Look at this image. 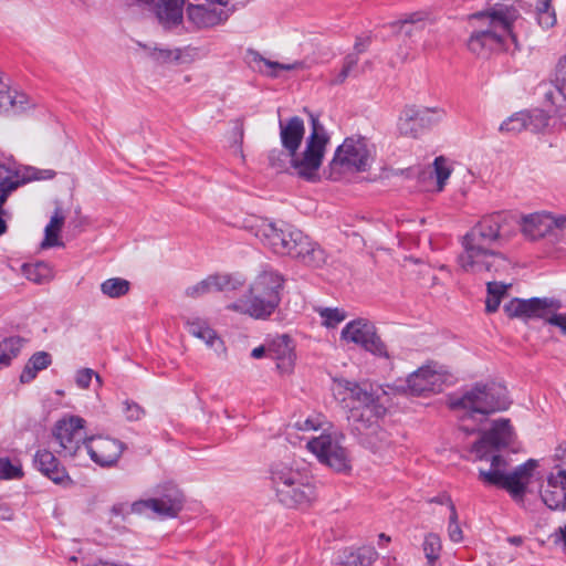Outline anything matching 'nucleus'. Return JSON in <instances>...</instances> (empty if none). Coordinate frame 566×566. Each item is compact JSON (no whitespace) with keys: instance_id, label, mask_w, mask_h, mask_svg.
I'll list each match as a JSON object with an SVG mask.
<instances>
[{"instance_id":"obj_7","label":"nucleus","mask_w":566,"mask_h":566,"mask_svg":"<svg viewBox=\"0 0 566 566\" xmlns=\"http://www.w3.org/2000/svg\"><path fill=\"white\" fill-rule=\"evenodd\" d=\"M374 156L375 147L366 137H347L336 148L329 163V178L337 180L343 174L366 171Z\"/></svg>"},{"instance_id":"obj_58","label":"nucleus","mask_w":566,"mask_h":566,"mask_svg":"<svg viewBox=\"0 0 566 566\" xmlns=\"http://www.w3.org/2000/svg\"><path fill=\"white\" fill-rule=\"evenodd\" d=\"M295 427H296L298 430H303V431H307V430H315V429H316L315 423H314V422H313V420H311V419H306V420H304L303 422L297 421V422L295 423Z\"/></svg>"},{"instance_id":"obj_9","label":"nucleus","mask_w":566,"mask_h":566,"mask_svg":"<svg viewBox=\"0 0 566 566\" xmlns=\"http://www.w3.org/2000/svg\"><path fill=\"white\" fill-rule=\"evenodd\" d=\"M503 308L509 317L543 319L557 327L562 302L555 297L513 298Z\"/></svg>"},{"instance_id":"obj_20","label":"nucleus","mask_w":566,"mask_h":566,"mask_svg":"<svg viewBox=\"0 0 566 566\" xmlns=\"http://www.w3.org/2000/svg\"><path fill=\"white\" fill-rule=\"evenodd\" d=\"M565 219L566 216L556 218L551 213L536 212L523 217L521 229L526 238L537 240L545 237L554 228L566 229Z\"/></svg>"},{"instance_id":"obj_55","label":"nucleus","mask_w":566,"mask_h":566,"mask_svg":"<svg viewBox=\"0 0 566 566\" xmlns=\"http://www.w3.org/2000/svg\"><path fill=\"white\" fill-rule=\"evenodd\" d=\"M7 197L3 195H0V235H2L7 231V223L4 220L6 211L3 209V205L7 201Z\"/></svg>"},{"instance_id":"obj_23","label":"nucleus","mask_w":566,"mask_h":566,"mask_svg":"<svg viewBox=\"0 0 566 566\" xmlns=\"http://www.w3.org/2000/svg\"><path fill=\"white\" fill-rule=\"evenodd\" d=\"M411 395L426 396L442 390V376L429 367H420L407 378Z\"/></svg>"},{"instance_id":"obj_25","label":"nucleus","mask_w":566,"mask_h":566,"mask_svg":"<svg viewBox=\"0 0 566 566\" xmlns=\"http://www.w3.org/2000/svg\"><path fill=\"white\" fill-rule=\"evenodd\" d=\"M547 124L548 118L541 111H534L533 113L520 112L504 120L500 125V132L513 134L520 133L523 129L535 132L547 126Z\"/></svg>"},{"instance_id":"obj_54","label":"nucleus","mask_w":566,"mask_h":566,"mask_svg":"<svg viewBox=\"0 0 566 566\" xmlns=\"http://www.w3.org/2000/svg\"><path fill=\"white\" fill-rule=\"evenodd\" d=\"M358 64V55L357 54H348L344 59L343 67H345L349 73H352Z\"/></svg>"},{"instance_id":"obj_26","label":"nucleus","mask_w":566,"mask_h":566,"mask_svg":"<svg viewBox=\"0 0 566 566\" xmlns=\"http://www.w3.org/2000/svg\"><path fill=\"white\" fill-rule=\"evenodd\" d=\"M316 497L315 485L313 480L303 481L302 485H291L282 492L276 499L277 501L290 509L306 507Z\"/></svg>"},{"instance_id":"obj_28","label":"nucleus","mask_w":566,"mask_h":566,"mask_svg":"<svg viewBox=\"0 0 566 566\" xmlns=\"http://www.w3.org/2000/svg\"><path fill=\"white\" fill-rule=\"evenodd\" d=\"M184 0H155L151 9L159 22L165 25H176L182 20Z\"/></svg>"},{"instance_id":"obj_53","label":"nucleus","mask_w":566,"mask_h":566,"mask_svg":"<svg viewBox=\"0 0 566 566\" xmlns=\"http://www.w3.org/2000/svg\"><path fill=\"white\" fill-rule=\"evenodd\" d=\"M553 536L555 537L554 542L556 544L560 543L562 546H563L564 552L566 553V525L559 526L555 531Z\"/></svg>"},{"instance_id":"obj_31","label":"nucleus","mask_w":566,"mask_h":566,"mask_svg":"<svg viewBox=\"0 0 566 566\" xmlns=\"http://www.w3.org/2000/svg\"><path fill=\"white\" fill-rule=\"evenodd\" d=\"M31 106L30 98L27 94L20 92H11L6 83L0 87V113H21Z\"/></svg>"},{"instance_id":"obj_8","label":"nucleus","mask_w":566,"mask_h":566,"mask_svg":"<svg viewBox=\"0 0 566 566\" xmlns=\"http://www.w3.org/2000/svg\"><path fill=\"white\" fill-rule=\"evenodd\" d=\"M345 436L340 431L323 432L306 441V448L317 460L337 473L352 471V457L344 447Z\"/></svg>"},{"instance_id":"obj_49","label":"nucleus","mask_w":566,"mask_h":566,"mask_svg":"<svg viewBox=\"0 0 566 566\" xmlns=\"http://www.w3.org/2000/svg\"><path fill=\"white\" fill-rule=\"evenodd\" d=\"M555 83L559 90L566 91V54L559 60L556 66Z\"/></svg>"},{"instance_id":"obj_15","label":"nucleus","mask_w":566,"mask_h":566,"mask_svg":"<svg viewBox=\"0 0 566 566\" xmlns=\"http://www.w3.org/2000/svg\"><path fill=\"white\" fill-rule=\"evenodd\" d=\"M298 244V239L294 241V237L289 235L283 238L284 252H277V255H286L297 259L300 262L307 266L321 268L326 263L327 254L324 249L316 242L312 241L306 234L303 233V240Z\"/></svg>"},{"instance_id":"obj_45","label":"nucleus","mask_w":566,"mask_h":566,"mask_svg":"<svg viewBox=\"0 0 566 566\" xmlns=\"http://www.w3.org/2000/svg\"><path fill=\"white\" fill-rule=\"evenodd\" d=\"M23 475L22 469L12 464L8 458H0V479H20Z\"/></svg>"},{"instance_id":"obj_52","label":"nucleus","mask_w":566,"mask_h":566,"mask_svg":"<svg viewBox=\"0 0 566 566\" xmlns=\"http://www.w3.org/2000/svg\"><path fill=\"white\" fill-rule=\"evenodd\" d=\"M500 304L501 297L489 294L485 301V310L488 313H494L497 311Z\"/></svg>"},{"instance_id":"obj_48","label":"nucleus","mask_w":566,"mask_h":566,"mask_svg":"<svg viewBox=\"0 0 566 566\" xmlns=\"http://www.w3.org/2000/svg\"><path fill=\"white\" fill-rule=\"evenodd\" d=\"M94 375L95 371L91 368H82L77 370L75 376V382L77 387L82 389H87Z\"/></svg>"},{"instance_id":"obj_61","label":"nucleus","mask_w":566,"mask_h":566,"mask_svg":"<svg viewBox=\"0 0 566 566\" xmlns=\"http://www.w3.org/2000/svg\"><path fill=\"white\" fill-rule=\"evenodd\" d=\"M265 354H268V348L264 346H259L252 349L251 356L255 359L262 358Z\"/></svg>"},{"instance_id":"obj_47","label":"nucleus","mask_w":566,"mask_h":566,"mask_svg":"<svg viewBox=\"0 0 566 566\" xmlns=\"http://www.w3.org/2000/svg\"><path fill=\"white\" fill-rule=\"evenodd\" d=\"M210 292L213 291L212 286H210L208 276L202 281L198 282L197 284L187 287L185 291L186 295L192 298L201 297Z\"/></svg>"},{"instance_id":"obj_63","label":"nucleus","mask_w":566,"mask_h":566,"mask_svg":"<svg viewBox=\"0 0 566 566\" xmlns=\"http://www.w3.org/2000/svg\"><path fill=\"white\" fill-rule=\"evenodd\" d=\"M557 327L562 331L563 334L566 335V313L560 314Z\"/></svg>"},{"instance_id":"obj_57","label":"nucleus","mask_w":566,"mask_h":566,"mask_svg":"<svg viewBox=\"0 0 566 566\" xmlns=\"http://www.w3.org/2000/svg\"><path fill=\"white\" fill-rule=\"evenodd\" d=\"M350 74L345 67H342L340 72L332 80V84H343Z\"/></svg>"},{"instance_id":"obj_10","label":"nucleus","mask_w":566,"mask_h":566,"mask_svg":"<svg viewBox=\"0 0 566 566\" xmlns=\"http://www.w3.org/2000/svg\"><path fill=\"white\" fill-rule=\"evenodd\" d=\"M85 420L78 416L63 417L52 429L54 439L59 442L64 457L74 458L82 444L85 447L88 438L84 431Z\"/></svg>"},{"instance_id":"obj_39","label":"nucleus","mask_w":566,"mask_h":566,"mask_svg":"<svg viewBox=\"0 0 566 566\" xmlns=\"http://www.w3.org/2000/svg\"><path fill=\"white\" fill-rule=\"evenodd\" d=\"M422 548L429 566H433L434 563L440 558L442 551L440 536L436 533L427 534L422 544Z\"/></svg>"},{"instance_id":"obj_46","label":"nucleus","mask_w":566,"mask_h":566,"mask_svg":"<svg viewBox=\"0 0 566 566\" xmlns=\"http://www.w3.org/2000/svg\"><path fill=\"white\" fill-rule=\"evenodd\" d=\"M428 15L423 12H413L407 15L405 20L399 21L401 29H405L406 34H411V29H406L408 25H415L416 29L424 28Z\"/></svg>"},{"instance_id":"obj_51","label":"nucleus","mask_w":566,"mask_h":566,"mask_svg":"<svg viewBox=\"0 0 566 566\" xmlns=\"http://www.w3.org/2000/svg\"><path fill=\"white\" fill-rule=\"evenodd\" d=\"M429 502L437 503L440 505H447L449 507L450 513H452V507H455L450 495H448L447 493L439 494V495L430 499Z\"/></svg>"},{"instance_id":"obj_19","label":"nucleus","mask_w":566,"mask_h":566,"mask_svg":"<svg viewBox=\"0 0 566 566\" xmlns=\"http://www.w3.org/2000/svg\"><path fill=\"white\" fill-rule=\"evenodd\" d=\"M55 176V171L52 169H39L35 167H24L23 170L17 171L13 176V171L0 164V195L4 193V197L14 191L21 184L34 181V180H48Z\"/></svg>"},{"instance_id":"obj_41","label":"nucleus","mask_w":566,"mask_h":566,"mask_svg":"<svg viewBox=\"0 0 566 566\" xmlns=\"http://www.w3.org/2000/svg\"><path fill=\"white\" fill-rule=\"evenodd\" d=\"M434 175L437 178L438 190L441 191L444 188L447 180L451 175V167L448 165V160L440 156L433 161Z\"/></svg>"},{"instance_id":"obj_21","label":"nucleus","mask_w":566,"mask_h":566,"mask_svg":"<svg viewBox=\"0 0 566 566\" xmlns=\"http://www.w3.org/2000/svg\"><path fill=\"white\" fill-rule=\"evenodd\" d=\"M541 497L551 510L566 509V470L557 468L547 476V483L541 492Z\"/></svg>"},{"instance_id":"obj_29","label":"nucleus","mask_w":566,"mask_h":566,"mask_svg":"<svg viewBox=\"0 0 566 566\" xmlns=\"http://www.w3.org/2000/svg\"><path fill=\"white\" fill-rule=\"evenodd\" d=\"M249 55H250L251 66L254 70H256L258 72H260L266 76H270V77H277L280 71H293V70L301 69L303 65L302 62H294V63L274 62V61L263 57L256 51H250Z\"/></svg>"},{"instance_id":"obj_4","label":"nucleus","mask_w":566,"mask_h":566,"mask_svg":"<svg viewBox=\"0 0 566 566\" xmlns=\"http://www.w3.org/2000/svg\"><path fill=\"white\" fill-rule=\"evenodd\" d=\"M312 132L306 139L305 149L298 156L297 149L304 137V122L298 116H293L286 122L280 120V138L286 156L290 158L291 167L302 179L315 181L322 165L326 145L329 142L324 126L317 117L311 116Z\"/></svg>"},{"instance_id":"obj_32","label":"nucleus","mask_w":566,"mask_h":566,"mask_svg":"<svg viewBox=\"0 0 566 566\" xmlns=\"http://www.w3.org/2000/svg\"><path fill=\"white\" fill-rule=\"evenodd\" d=\"M187 328L191 335L202 339L208 346L213 347L216 350L221 348L223 345L216 331L212 329L203 318L193 317L187 319Z\"/></svg>"},{"instance_id":"obj_40","label":"nucleus","mask_w":566,"mask_h":566,"mask_svg":"<svg viewBox=\"0 0 566 566\" xmlns=\"http://www.w3.org/2000/svg\"><path fill=\"white\" fill-rule=\"evenodd\" d=\"M552 0H537L536 15L538 24L545 29L552 28L556 23L555 11L551 4Z\"/></svg>"},{"instance_id":"obj_11","label":"nucleus","mask_w":566,"mask_h":566,"mask_svg":"<svg viewBox=\"0 0 566 566\" xmlns=\"http://www.w3.org/2000/svg\"><path fill=\"white\" fill-rule=\"evenodd\" d=\"M342 339L361 346L371 354L389 358L387 347L377 334L374 323L366 318H357L345 325L340 333Z\"/></svg>"},{"instance_id":"obj_56","label":"nucleus","mask_w":566,"mask_h":566,"mask_svg":"<svg viewBox=\"0 0 566 566\" xmlns=\"http://www.w3.org/2000/svg\"><path fill=\"white\" fill-rule=\"evenodd\" d=\"M369 38H357L354 49L356 51V54L363 53L366 48L369 45Z\"/></svg>"},{"instance_id":"obj_64","label":"nucleus","mask_w":566,"mask_h":566,"mask_svg":"<svg viewBox=\"0 0 566 566\" xmlns=\"http://www.w3.org/2000/svg\"><path fill=\"white\" fill-rule=\"evenodd\" d=\"M507 542L512 545L520 546L523 543V538L521 536H511L507 538Z\"/></svg>"},{"instance_id":"obj_50","label":"nucleus","mask_w":566,"mask_h":566,"mask_svg":"<svg viewBox=\"0 0 566 566\" xmlns=\"http://www.w3.org/2000/svg\"><path fill=\"white\" fill-rule=\"evenodd\" d=\"M509 285L500 282H488V294L503 297L506 294Z\"/></svg>"},{"instance_id":"obj_62","label":"nucleus","mask_w":566,"mask_h":566,"mask_svg":"<svg viewBox=\"0 0 566 566\" xmlns=\"http://www.w3.org/2000/svg\"><path fill=\"white\" fill-rule=\"evenodd\" d=\"M92 566H132L129 564H122V563H115V562H108V560H98L94 563Z\"/></svg>"},{"instance_id":"obj_5","label":"nucleus","mask_w":566,"mask_h":566,"mask_svg":"<svg viewBox=\"0 0 566 566\" xmlns=\"http://www.w3.org/2000/svg\"><path fill=\"white\" fill-rule=\"evenodd\" d=\"M520 18L521 13L514 6L504 3H495L488 10L471 14L474 30L468 41L469 50L479 56H488L493 51H507L510 43L516 44L513 28Z\"/></svg>"},{"instance_id":"obj_18","label":"nucleus","mask_w":566,"mask_h":566,"mask_svg":"<svg viewBox=\"0 0 566 566\" xmlns=\"http://www.w3.org/2000/svg\"><path fill=\"white\" fill-rule=\"evenodd\" d=\"M280 301L281 296L270 294L265 297L254 293H249L248 298H240L228 304L227 310L247 314L256 319H265L275 311Z\"/></svg>"},{"instance_id":"obj_35","label":"nucleus","mask_w":566,"mask_h":566,"mask_svg":"<svg viewBox=\"0 0 566 566\" xmlns=\"http://www.w3.org/2000/svg\"><path fill=\"white\" fill-rule=\"evenodd\" d=\"M212 291L216 292H228L235 291L242 287L245 283V279L239 274L230 273H216L208 276Z\"/></svg>"},{"instance_id":"obj_1","label":"nucleus","mask_w":566,"mask_h":566,"mask_svg":"<svg viewBox=\"0 0 566 566\" xmlns=\"http://www.w3.org/2000/svg\"><path fill=\"white\" fill-rule=\"evenodd\" d=\"M515 433L509 419L494 420L490 430L484 431L470 451L475 461H490V469H479V480L488 486L506 490L515 501H522L538 462L530 459L507 472V461L497 452L509 447Z\"/></svg>"},{"instance_id":"obj_36","label":"nucleus","mask_w":566,"mask_h":566,"mask_svg":"<svg viewBox=\"0 0 566 566\" xmlns=\"http://www.w3.org/2000/svg\"><path fill=\"white\" fill-rule=\"evenodd\" d=\"M21 271L29 281L36 284L46 283L53 277L52 269L45 262L24 263Z\"/></svg>"},{"instance_id":"obj_12","label":"nucleus","mask_w":566,"mask_h":566,"mask_svg":"<svg viewBox=\"0 0 566 566\" xmlns=\"http://www.w3.org/2000/svg\"><path fill=\"white\" fill-rule=\"evenodd\" d=\"M253 234L261 241V243L269 248L273 253L284 252V244L282 240L285 237L298 239V243L303 240V232L295 227L285 222H273L268 219H259L251 226Z\"/></svg>"},{"instance_id":"obj_60","label":"nucleus","mask_w":566,"mask_h":566,"mask_svg":"<svg viewBox=\"0 0 566 566\" xmlns=\"http://www.w3.org/2000/svg\"><path fill=\"white\" fill-rule=\"evenodd\" d=\"M155 0H125V3L128 6H140L145 8H150Z\"/></svg>"},{"instance_id":"obj_44","label":"nucleus","mask_w":566,"mask_h":566,"mask_svg":"<svg viewBox=\"0 0 566 566\" xmlns=\"http://www.w3.org/2000/svg\"><path fill=\"white\" fill-rule=\"evenodd\" d=\"M448 536L451 542L460 543L463 541V532L459 524L458 512L455 507H452L448 522Z\"/></svg>"},{"instance_id":"obj_33","label":"nucleus","mask_w":566,"mask_h":566,"mask_svg":"<svg viewBox=\"0 0 566 566\" xmlns=\"http://www.w3.org/2000/svg\"><path fill=\"white\" fill-rule=\"evenodd\" d=\"M52 364V356L48 352L34 353L25 364L21 375L20 381L28 384L32 381L39 371L46 369Z\"/></svg>"},{"instance_id":"obj_43","label":"nucleus","mask_w":566,"mask_h":566,"mask_svg":"<svg viewBox=\"0 0 566 566\" xmlns=\"http://www.w3.org/2000/svg\"><path fill=\"white\" fill-rule=\"evenodd\" d=\"M319 315L323 318V324L327 327H335L346 318L345 313L338 308H321Z\"/></svg>"},{"instance_id":"obj_2","label":"nucleus","mask_w":566,"mask_h":566,"mask_svg":"<svg viewBox=\"0 0 566 566\" xmlns=\"http://www.w3.org/2000/svg\"><path fill=\"white\" fill-rule=\"evenodd\" d=\"M514 222V218L503 211L483 216L462 238L463 251L457 259L459 266L472 274L506 272L509 260L494 248L510 240Z\"/></svg>"},{"instance_id":"obj_42","label":"nucleus","mask_w":566,"mask_h":566,"mask_svg":"<svg viewBox=\"0 0 566 566\" xmlns=\"http://www.w3.org/2000/svg\"><path fill=\"white\" fill-rule=\"evenodd\" d=\"M123 413L127 421H138L145 416L146 411L136 401L125 399L123 401Z\"/></svg>"},{"instance_id":"obj_16","label":"nucleus","mask_w":566,"mask_h":566,"mask_svg":"<svg viewBox=\"0 0 566 566\" xmlns=\"http://www.w3.org/2000/svg\"><path fill=\"white\" fill-rule=\"evenodd\" d=\"M310 480H313L310 472L295 462L280 461L273 463L270 468L271 486L276 497L292 484L302 485L303 481Z\"/></svg>"},{"instance_id":"obj_24","label":"nucleus","mask_w":566,"mask_h":566,"mask_svg":"<svg viewBox=\"0 0 566 566\" xmlns=\"http://www.w3.org/2000/svg\"><path fill=\"white\" fill-rule=\"evenodd\" d=\"M293 339L284 334L273 338L268 346V356L276 360L281 373H290L296 358Z\"/></svg>"},{"instance_id":"obj_14","label":"nucleus","mask_w":566,"mask_h":566,"mask_svg":"<svg viewBox=\"0 0 566 566\" xmlns=\"http://www.w3.org/2000/svg\"><path fill=\"white\" fill-rule=\"evenodd\" d=\"M444 112L440 108L406 107L399 117L398 129L401 135L417 137L418 133L442 120Z\"/></svg>"},{"instance_id":"obj_27","label":"nucleus","mask_w":566,"mask_h":566,"mask_svg":"<svg viewBox=\"0 0 566 566\" xmlns=\"http://www.w3.org/2000/svg\"><path fill=\"white\" fill-rule=\"evenodd\" d=\"M283 282L284 280L280 273L272 270H266L256 276L249 289V293H254L265 297H268L270 294L280 296Z\"/></svg>"},{"instance_id":"obj_38","label":"nucleus","mask_w":566,"mask_h":566,"mask_svg":"<svg viewBox=\"0 0 566 566\" xmlns=\"http://www.w3.org/2000/svg\"><path fill=\"white\" fill-rule=\"evenodd\" d=\"M129 289V281L122 277L107 279L101 284L102 293L111 298H118L126 295Z\"/></svg>"},{"instance_id":"obj_37","label":"nucleus","mask_w":566,"mask_h":566,"mask_svg":"<svg viewBox=\"0 0 566 566\" xmlns=\"http://www.w3.org/2000/svg\"><path fill=\"white\" fill-rule=\"evenodd\" d=\"M63 223L64 217L59 212V210H56L55 213L51 217L49 224L45 227L44 240L41 243L43 249L63 245L59 239V232Z\"/></svg>"},{"instance_id":"obj_3","label":"nucleus","mask_w":566,"mask_h":566,"mask_svg":"<svg viewBox=\"0 0 566 566\" xmlns=\"http://www.w3.org/2000/svg\"><path fill=\"white\" fill-rule=\"evenodd\" d=\"M343 388L342 399L348 408L347 419L360 443L374 452L388 448L391 443L390 437L379 426V420L387 410L371 386L345 380Z\"/></svg>"},{"instance_id":"obj_59","label":"nucleus","mask_w":566,"mask_h":566,"mask_svg":"<svg viewBox=\"0 0 566 566\" xmlns=\"http://www.w3.org/2000/svg\"><path fill=\"white\" fill-rule=\"evenodd\" d=\"M555 457L560 462L566 463V442L556 448Z\"/></svg>"},{"instance_id":"obj_17","label":"nucleus","mask_w":566,"mask_h":566,"mask_svg":"<svg viewBox=\"0 0 566 566\" xmlns=\"http://www.w3.org/2000/svg\"><path fill=\"white\" fill-rule=\"evenodd\" d=\"M85 449L91 459L101 467H112L119 460L125 447L119 440L108 437H90Z\"/></svg>"},{"instance_id":"obj_6","label":"nucleus","mask_w":566,"mask_h":566,"mask_svg":"<svg viewBox=\"0 0 566 566\" xmlns=\"http://www.w3.org/2000/svg\"><path fill=\"white\" fill-rule=\"evenodd\" d=\"M511 405L506 388L496 382H478L463 395H452L448 406L457 412L459 428L467 434L479 431L491 413L506 410Z\"/></svg>"},{"instance_id":"obj_34","label":"nucleus","mask_w":566,"mask_h":566,"mask_svg":"<svg viewBox=\"0 0 566 566\" xmlns=\"http://www.w3.org/2000/svg\"><path fill=\"white\" fill-rule=\"evenodd\" d=\"M27 343L21 336H10L0 342V370L9 367Z\"/></svg>"},{"instance_id":"obj_13","label":"nucleus","mask_w":566,"mask_h":566,"mask_svg":"<svg viewBox=\"0 0 566 566\" xmlns=\"http://www.w3.org/2000/svg\"><path fill=\"white\" fill-rule=\"evenodd\" d=\"M182 505V493L171 486L159 497L135 501L132 503L130 510L136 514H148L150 512L160 518H170L178 515Z\"/></svg>"},{"instance_id":"obj_30","label":"nucleus","mask_w":566,"mask_h":566,"mask_svg":"<svg viewBox=\"0 0 566 566\" xmlns=\"http://www.w3.org/2000/svg\"><path fill=\"white\" fill-rule=\"evenodd\" d=\"M377 558L378 553L373 546L345 548L338 554V562L345 566H370Z\"/></svg>"},{"instance_id":"obj_22","label":"nucleus","mask_w":566,"mask_h":566,"mask_svg":"<svg viewBox=\"0 0 566 566\" xmlns=\"http://www.w3.org/2000/svg\"><path fill=\"white\" fill-rule=\"evenodd\" d=\"M33 463L44 476L55 484L66 486L73 483L66 469L51 451L45 449L38 450L34 454Z\"/></svg>"}]
</instances>
